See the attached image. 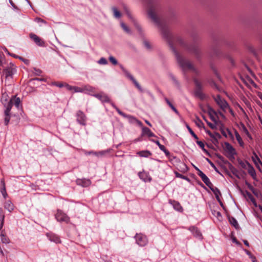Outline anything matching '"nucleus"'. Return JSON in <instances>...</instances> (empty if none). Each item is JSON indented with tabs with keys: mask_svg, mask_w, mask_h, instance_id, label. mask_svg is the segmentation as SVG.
<instances>
[{
	"mask_svg": "<svg viewBox=\"0 0 262 262\" xmlns=\"http://www.w3.org/2000/svg\"><path fill=\"white\" fill-rule=\"evenodd\" d=\"M145 3L147 7V13L149 17L160 29L163 37L167 40L170 48L174 52L177 62L183 71H186L190 70L196 72V69L192 64L179 54L174 48V45L184 47L189 52L194 54L196 57H199L200 54V49L198 46L195 44L188 45L181 37L173 36L169 32L167 27L162 24L157 15L158 9V5L157 2L154 0H146Z\"/></svg>",
	"mask_w": 262,
	"mask_h": 262,
	"instance_id": "nucleus-1",
	"label": "nucleus"
},
{
	"mask_svg": "<svg viewBox=\"0 0 262 262\" xmlns=\"http://www.w3.org/2000/svg\"><path fill=\"white\" fill-rule=\"evenodd\" d=\"M4 69L3 72V76L6 78H12V76L16 72V66L10 62L6 67H4Z\"/></svg>",
	"mask_w": 262,
	"mask_h": 262,
	"instance_id": "nucleus-2",
	"label": "nucleus"
},
{
	"mask_svg": "<svg viewBox=\"0 0 262 262\" xmlns=\"http://www.w3.org/2000/svg\"><path fill=\"white\" fill-rule=\"evenodd\" d=\"M214 100L220 108L224 112L226 111L228 108H229L228 103L220 95H217L214 97Z\"/></svg>",
	"mask_w": 262,
	"mask_h": 262,
	"instance_id": "nucleus-3",
	"label": "nucleus"
},
{
	"mask_svg": "<svg viewBox=\"0 0 262 262\" xmlns=\"http://www.w3.org/2000/svg\"><path fill=\"white\" fill-rule=\"evenodd\" d=\"M55 218L58 222H65L67 224L70 223V219L67 214L60 209L57 210Z\"/></svg>",
	"mask_w": 262,
	"mask_h": 262,
	"instance_id": "nucleus-4",
	"label": "nucleus"
},
{
	"mask_svg": "<svg viewBox=\"0 0 262 262\" xmlns=\"http://www.w3.org/2000/svg\"><path fill=\"white\" fill-rule=\"evenodd\" d=\"M136 243L141 247L146 246L148 243V239L147 237L141 233L138 234L135 236Z\"/></svg>",
	"mask_w": 262,
	"mask_h": 262,
	"instance_id": "nucleus-5",
	"label": "nucleus"
},
{
	"mask_svg": "<svg viewBox=\"0 0 262 262\" xmlns=\"http://www.w3.org/2000/svg\"><path fill=\"white\" fill-rule=\"evenodd\" d=\"M194 82L195 85V95L201 99H203L205 98V95L202 92V84L200 81L197 79H194Z\"/></svg>",
	"mask_w": 262,
	"mask_h": 262,
	"instance_id": "nucleus-6",
	"label": "nucleus"
},
{
	"mask_svg": "<svg viewBox=\"0 0 262 262\" xmlns=\"http://www.w3.org/2000/svg\"><path fill=\"white\" fill-rule=\"evenodd\" d=\"M195 168L198 171V175L201 177L203 182L209 188L212 187L213 184L210 182L209 179L207 177V176L205 173H204L201 170H200L198 167H195Z\"/></svg>",
	"mask_w": 262,
	"mask_h": 262,
	"instance_id": "nucleus-7",
	"label": "nucleus"
},
{
	"mask_svg": "<svg viewBox=\"0 0 262 262\" xmlns=\"http://www.w3.org/2000/svg\"><path fill=\"white\" fill-rule=\"evenodd\" d=\"M30 38L38 46L45 47V42L40 37L36 35V34L31 33L29 35Z\"/></svg>",
	"mask_w": 262,
	"mask_h": 262,
	"instance_id": "nucleus-8",
	"label": "nucleus"
},
{
	"mask_svg": "<svg viewBox=\"0 0 262 262\" xmlns=\"http://www.w3.org/2000/svg\"><path fill=\"white\" fill-rule=\"evenodd\" d=\"M225 150L228 154V157L229 158H233L236 154L235 149L229 143H225Z\"/></svg>",
	"mask_w": 262,
	"mask_h": 262,
	"instance_id": "nucleus-9",
	"label": "nucleus"
},
{
	"mask_svg": "<svg viewBox=\"0 0 262 262\" xmlns=\"http://www.w3.org/2000/svg\"><path fill=\"white\" fill-rule=\"evenodd\" d=\"M111 149H107L99 151H88L86 150L84 151V153L86 155H93L98 157H104L107 153L110 151Z\"/></svg>",
	"mask_w": 262,
	"mask_h": 262,
	"instance_id": "nucleus-10",
	"label": "nucleus"
},
{
	"mask_svg": "<svg viewBox=\"0 0 262 262\" xmlns=\"http://www.w3.org/2000/svg\"><path fill=\"white\" fill-rule=\"evenodd\" d=\"M138 176L144 182H150L152 181V178L149 172H146L144 170L139 172Z\"/></svg>",
	"mask_w": 262,
	"mask_h": 262,
	"instance_id": "nucleus-11",
	"label": "nucleus"
},
{
	"mask_svg": "<svg viewBox=\"0 0 262 262\" xmlns=\"http://www.w3.org/2000/svg\"><path fill=\"white\" fill-rule=\"evenodd\" d=\"M77 121L82 125L86 124V117L83 112L78 111L76 113Z\"/></svg>",
	"mask_w": 262,
	"mask_h": 262,
	"instance_id": "nucleus-12",
	"label": "nucleus"
},
{
	"mask_svg": "<svg viewBox=\"0 0 262 262\" xmlns=\"http://www.w3.org/2000/svg\"><path fill=\"white\" fill-rule=\"evenodd\" d=\"M82 89L83 93L92 96L95 95L94 93L96 92V88L89 84L83 85Z\"/></svg>",
	"mask_w": 262,
	"mask_h": 262,
	"instance_id": "nucleus-13",
	"label": "nucleus"
},
{
	"mask_svg": "<svg viewBox=\"0 0 262 262\" xmlns=\"http://www.w3.org/2000/svg\"><path fill=\"white\" fill-rule=\"evenodd\" d=\"M188 230L191 231L195 237L199 239H201L202 238V233L197 227L192 226L189 227Z\"/></svg>",
	"mask_w": 262,
	"mask_h": 262,
	"instance_id": "nucleus-14",
	"label": "nucleus"
},
{
	"mask_svg": "<svg viewBox=\"0 0 262 262\" xmlns=\"http://www.w3.org/2000/svg\"><path fill=\"white\" fill-rule=\"evenodd\" d=\"M93 96L100 100L102 102H110V98L106 95L104 94L102 92H101L97 94L93 95Z\"/></svg>",
	"mask_w": 262,
	"mask_h": 262,
	"instance_id": "nucleus-15",
	"label": "nucleus"
},
{
	"mask_svg": "<svg viewBox=\"0 0 262 262\" xmlns=\"http://www.w3.org/2000/svg\"><path fill=\"white\" fill-rule=\"evenodd\" d=\"M46 235L51 242H53L56 244L61 243V240L60 239L59 237L54 233L51 232L47 233Z\"/></svg>",
	"mask_w": 262,
	"mask_h": 262,
	"instance_id": "nucleus-16",
	"label": "nucleus"
},
{
	"mask_svg": "<svg viewBox=\"0 0 262 262\" xmlns=\"http://www.w3.org/2000/svg\"><path fill=\"white\" fill-rule=\"evenodd\" d=\"M76 183L78 185L85 187H88L91 184V180L86 179H77Z\"/></svg>",
	"mask_w": 262,
	"mask_h": 262,
	"instance_id": "nucleus-17",
	"label": "nucleus"
},
{
	"mask_svg": "<svg viewBox=\"0 0 262 262\" xmlns=\"http://www.w3.org/2000/svg\"><path fill=\"white\" fill-rule=\"evenodd\" d=\"M247 166L248 173L251 176L253 180H257L256 173L254 167L249 163H247Z\"/></svg>",
	"mask_w": 262,
	"mask_h": 262,
	"instance_id": "nucleus-18",
	"label": "nucleus"
},
{
	"mask_svg": "<svg viewBox=\"0 0 262 262\" xmlns=\"http://www.w3.org/2000/svg\"><path fill=\"white\" fill-rule=\"evenodd\" d=\"M169 203L172 205L173 208L179 212L183 211V208L179 202L175 200H170Z\"/></svg>",
	"mask_w": 262,
	"mask_h": 262,
	"instance_id": "nucleus-19",
	"label": "nucleus"
},
{
	"mask_svg": "<svg viewBox=\"0 0 262 262\" xmlns=\"http://www.w3.org/2000/svg\"><path fill=\"white\" fill-rule=\"evenodd\" d=\"M147 135L148 137H156L151 130L147 127L143 126L142 128V136Z\"/></svg>",
	"mask_w": 262,
	"mask_h": 262,
	"instance_id": "nucleus-20",
	"label": "nucleus"
},
{
	"mask_svg": "<svg viewBox=\"0 0 262 262\" xmlns=\"http://www.w3.org/2000/svg\"><path fill=\"white\" fill-rule=\"evenodd\" d=\"M209 188L213 192L217 201H219L220 196H221V193L220 190L217 187H214L213 185Z\"/></svg>",
	"mask_w": 262,
	"mask_h": 262,
	"instance_id": "nucleus-21",
	"label": "nucleus"
},
{
	"mask_svg": "<svg viewBox=\"0 0 262 262\" xmlns=\"http://www.w3.org/2000/svg\"><path fill=\"white\" fill-rule=\"evenodd\" d=\"M229 222L230 224L233 226L235 229H237L239 228V225L237 220L232 216H229L228 217Z\"/></svg>",
	"mask_w": 262,
	"mask_h": 262,
	"instance_id": "nucleus-22",
	"label": "nucleus"
},
{
	"mask_svg": "<svg viewBox=\"0 0 262 262\" xmlns=\"http://www.w3.org/2000/svg\"><path fill=\"white\" fill-rule=\"evenodd\" d=\"M252 159L256 166L258 167L259 164H260L262 165V163H261L260 160L259 159L258 156L254 151L253 152V156L252 157Z\"/></svg>",
	"mask_w": 262,
	"mask_h": 262,
	"instance_id": "nucleus-23",
	"label": "nucleus"
},
{
	"mask_svg": "<svg viewBox=\"0 0 262 262\" xmlns=\"http://www.w3.org/2000/svg\"><path fill=\"white\" fill-rule=\"evenodd\" d=\"M137 154L141 157L148 158L151 153L149 150H142L137 152Z\"/></svg>",
	"mask_w": 262,
	"mask_h": 262,
	"instance_id": "nucleus-24",
	"label": "nucleus"
},
{
	"mask_svg": "<svg viewBox=\"0 0 262 262\" xmlns=\"http://www.w3.org/2000/svg\"><path fill=\"white\" fill-rule=\"evenodd\" d=\"M1 185H2V187L1 188V192L3 196H4V198L5 199V198H6V197L7 196V193L6 192L5 183V181L4 180H1Z\"/></svg>",
	"mask_w": 262,
	"mask_h": 262,
	"instance_id": "nucleus-25",
	"label": "nucleus"
},
{
	"mask_svg": "<svg viewBox=\"0 0 262 262\" xmlns=\"http://www.w3.org/2000/svg\"><path fill=\"white\" fill-rule=\"evenodd\" d=\"M4 208L9 212H11L14 209V206L10 201H7L4 204Z\"/></svg>",
	"mask_w": 262,
	"mask_h": 262,
	"instance_id": "nucleus-26",
	"label": "nucleus"
},
{
	"mask_svg": "<svg viewBox=\"0 0 262 262\" xmlns=\"http://www.w3.org/2000/svg\"><path fill=\"white\" fill-rule=\"evenodd\" d=\"M1 242L4 244H9L10 240L9 238L6 236L5 232L2 230L1 234Z\"/></svg>",
	"mask_w": 262,
	"mask_h": 262,
	"instance_id": "nucleus-27",
	"label": "nucleus"
},
{
	"mask_svg": "<svg viewBox=\"0 0 262 262\" xmlns=\"http://www.w3.org/2000/svg\"><path fill=\"white\" fill-rule=\"evenodd\" d=\"M5 107L4 113H10L11 110L13 106V100H10L7 104L4 103Z\"/></svg>",
	"mask_w": 262,
	"mask_h": 262,
	"instance_id": "nucleus-28",
	"label": "nucleus"
},
{
	"mask_svg": "<svg viewBox=\"0 0 262 262\" xmlns=\"http://www.w3.org/2000/svg\"><path fill=\"white\" fill-rule=\"evenodd\" d=\"M209 114L211 120L213 121L215 124H217V119L213 115H216L217 113L212 108H210L209 110Z\"/></svg>",
	"mask_w": 262,
	"mask_h": 262,
	"instance_id": "nucleus-29",
	"label": "nucleus"
},
{
	"mask_svg": "<svg viewBox=\"0 0 262 262\" xmlns=\"http://www.w3.org/2000/svg\"><path fill=\"white\" fill-rule=\"evenodd\" d=\"M235 136L236 137V139L239 144L240 146L244 147V143L240 136V135L238 134L237 130H235Z\"/></svg>",
	"mask_w": 262,
	"mask_h": 262,
	"instance_id": "nucleus-30",
	"label": "nucleus"
},
{
	"mask_svg": "<svg viewBox=\"0 0 262 262\" xmlns=\"http://www.w3.org/2000/svg\"><path fill=\"white\" fill-rule=\"evenodd\" d=\"M10 100H13V105L14 104L17 108H19L20 104V99L19 98L14 96Z\"/></svg>",
	"mask_w": 262,
	"mask_h": 262,
	"instance_id": "nucleus-31",
	"label": "nucleus"
},
{
	"mask_svg": "<svg viewBox=\"0 0 262 262\" xmlns=\"http://www.w3.org/2000/svg\"><path fill=\"white\" fill-rule=\"evenodd\" d=\"M129 78L133 81L135 85L136 86V88L140 91V92H142L143 90L139 84V83L137 81V80L134 78V77L132 75H129Z\"/></svg>",
	"mask_w": 262,
	"mask_h": 262,
	"instance_id": "nucleus-32",
	"label": "nucleus"
},
{
	"mask_svg": "<svg viewBox=\"0 0 262 262\" xmlns=\"http://www.w3.org/2000/svg\"><path fill=\"white\" fill-rule=\"evenodd\" d=\"M165 101L166 103L168 105V106L171 108V110L177 115L179 114L178 111L176 109V108L173 106V105L170 102L169 99L167 98H165Z\"/></svg>",
	"mask_w": 262,
	"mask_h": 262,
	"instance_id": "nucleus-33",
	"label": "nucleus"
},
{
	"mask_svg": "<svg viewBox=\"0 0 262 262\" xmlns=\"http://www.w3.org/2000/svg\"><path fill=\"white\" fill-rule=\"evenodd\" d=\"M114 13V16L116 18H119L121 16V14L120 11L115 7H113L112 8Z\"/></svg>",
	"mask_w": 262,
	"mask_h": 262,
	"instance_id": "nucleus-34",
	"label": "nucleus"
},
{
	"mask_svg": "<svg viewBox=\"0 0 262 262\" xmlns=\"http://www.w3.org/2000/svg\"><path fill=\"white\" fill-rule=\"evenodd\" d=\"M122 7H123V9L124 10V11L125 12V13H126L127 15L128 16V17L132 20H134V19H133V17H132L130 12H129V10L127 7V6L125 5V4H122Z\"/></svg>",
	"mask_w": 262,
	"mask_h": 262,
	"instance_id": "nucleus-35",
	"label": "nucleus"
},
{
	"mask_svg": "<svg viewBox=\"0 0 262 262\" xmlns=\"http://www.w3.org/2000/svg\"><path fill=\"white\" fill-rule=\"evenodd\" d=\"M246 194L249 198V199L251 201V202L253 203V204L255 206H257V204L255 199L253 197V196L249 192L247 191Z\"/></svg>",
	"mask_w": 262,
	"mask_h": 262,
	"instance_id": "nucleus-36",
	"label": "nucleus"
},
{
	"mask_svg": "<svg viewBox=\"0 0 262 262\" xmlns=\"http://www.w3.org/2000/svg\"><path fill=\"white\" fill-rule=\"evenodd\" d=\"M4 115H5V118H4L5 124L6 125H8L9 123L10 118H11L10 113H4Z\"/></svg>",
	"mask_w": 262,
	"mask_h": 262,
	"instance_id": "nucleus-37",
	"label": "nucleus"
},
{
	"mask_svg": "<svg viewBox=\"0 0 262 262\" xmlns=\"http://www.w3.org/2000/svg\"><path fill=\"white\" fill-rule=\"evenodd\" d=\"M241 125H242V130L243 131V132L245 133V134L247 136V137L248 138H249L250 139H252V137H251V135L250 134L249 131L248 130L247 128L245 126V125L243 123H242Z\"/></svg>",
	"mask_w": 262,
	"mask_h": 262,
	"instance_id": "nucleus-38",
	"label": "nucleus"
},
{
	"mask_svg": "<svg viewBox=\"0 0 262 262\" xmlns=\"http://www.w3.org/2000/svg\"><path fill=\"white\" fill-rule=\"evenodd\" d=\"M186 127L188 129L189 133L191 135V136L195 139L198 140V137L196 136V135L194 133V132L192 130V129L190 128V127L188 125L186 124Z\"/></svg>",
	"mask_w": 262,
	"mask_h": 262,
	"instance_id": "nucleus-39",
	"label": "nucleus"
},
{
	"mask_svg": "<svg viewBox=\"0 0 262 262\" xmlns=\"http://www.w3.org/2000/svg\"><path fill=\"white\" fill-rule=\"evenodd\" d=\"M150 141L155 143H156L159 147L160 150H162L163 149H165V147L163 145L160 144V142L158 140H155L154 139H151Z\"/></svg>",
	"mask_w": 262,
	"mask_h": 262,
	"instance_id": "nucleus-40",
	"label": "nucleus"
},
{
	"mask_svg": "<svg viewBox=\"0 0 262 262\" xmlns=\"http://www.w3.org/2000/svg\"><path fill=\"white\" fill-rule=\"evenodd\" d=\"M175 174H176V177L181 178V179L186 180L187 181H189V179L187 177L185 176L178 172H176Z\"/></svg>",
	"mask_w": 262,
	"mask_h": 262,
	"instance_id": "nucleus-41",
	"label": "nucleus"
},
{
	"mask_svg": "<svg viewBox=\"0 0 262 262\" xmlns=\"http://www.w3.org/2000/svg\"><path fill=\"white\" fill-rule=\"evenodd\" d=\"M170 77L171 79V80L173 81L174 84L178 88L180 87V83L178 82V81L177 80L176 77L173 75L172 74H170Z\"/></svg>",
	"mask_w": 262,
	"mask_h": 262,
	"instance_id": "nucleus-42",
	"label": "nucleus"
},
{
	"mask_svg": "<svg viewBox=\"0 0 262 262\" xmlns=\"http://www.w3.org/2000/svg\"><path fill=\"white\" fill-rule=\"evenodd\" d=\"M120 25L122 28L124 30V31L128 33H129L130 32L129 29L123 22L121 21Z\"/></svg>",
	"mask_w": 262,
	"mask_h": 262,
	"instance_id": "nucleus-43",
	"label": "nucleus"
},
{
	"mask_svg": "<svg viewBox=\"0 0 262 262\" xmlns=\"http://www.w3.org/2000/svg\"><path fill=\"white\" fill-rule=\"evenodd\" d=\"M73 90L75 93H83V89L82 86V87H78L73 86Z\"/></svg>",
	"mask_w": 262,
	"mask_h": 262,
	"instance_id": "nucleus-44",
	"label": "nucleus"
},
{
	"mask_svg": "<svg viewBox=\"0 0 262 262\" xmlns=\"http://www.w3.org/2000/svg\"><path fill=\"white\" fill-rule=\"evenodd\" d=\"M205 121L206 122L208 125L211 128V129H215L216 128V124L215 123H212L209 121H208L205 118H204Z\"/></svg>",
	"mask_w": 262,
	"mask_h": 262,
	"instance_id": "nucleus-45",
	"label": "nucleus"
},
{
	"mask_svg": "<svg viewBox=\"0 0 262 262\" xmlns=\"http://www.w3.org/2000/svg\"><path fill=\"white\" fill-rule=\"evenodd\" d=\"M51 85H55L59 88H62L64 86V83L58 82H52L51 84Z\"/></svg>",
	"mask_w": 262,
	"mask_h": 262,
	"instance_id": "nucleus-46",
	"label": "nucleus"
},
{
	"mask_svg": "<svg viewBox=\"0 0 262 262\" xmlns=\"http://www.w3.org/2000/svg\"><path fill=\"white\" fill-rule=\"evenodd\" d=\"M98 63L100 64L105 65L107 63V61L105 58L102 57L99 60Z\"/></svg>",
	"mask_w": 262,
	"mask_h": 262,
	"instance_id": "nucleus-47",
	"label": "nucleus"
},
{
	"mask_svg": "<svg viewBox=\"0 0 262 262\" xmlns=\"http://www.w3.org/2000/svg\"><path fill=\"white\" fill-rule=\"evenodd\" d=\"M120 68L121 69V70H122V71L125 73V74L126 75V76L129 78V75H132L122 65L120 64Z\"/></svg>",
	"mask_w": 262,
	"mask_h": 262,
	"instance_id": "nucleus-48",
	"label": "nucleus"
},
{
	"mask_svg": "<svg viewBox=\"0 0 262 262\" xmlns=\"http://www.w3.org/2000/svg\"><path fill=\"white\" fill-rule=\"evenodd\" d=\"M109 60L114 65H116L118 63L117 60L114 58L113 56H110Z\"/></svg>",
	"mask_w": 262,
	"mask_h": 262,
	"instance_id": "nucleus-49",
	"label": "nucleus"
},
{
	"mask_svg": "<svg viewBox=\"0 0 262 262\" xmlns=\"http://www.w3.org/2000/svg\"><path fill=\"white\" fill-rule=\"evenodd\" d=\"M247 163H248V162H247L246 163H245L243 161H240L239 162V164L241 165V166L244 168V169H247L248 168V166H247Z\"/></svg>",
	"mask_w": 262,
	"mask_h": 262,
	"instance_id": "nucleus-50",
	"label": "nucleus"
},
{
	"mask_svg": "<svg viewBox=\"0 0 262 262\" xmlns=\"http://www.w3.org/2000/svg\"><path fill=\"white\" fill-rule=\"evenodd\" d=\"M33 70H34V72L35 74L36 75H38V76L40 75L42 73V71L41 70H40L39 69H37L36 68H34L33 69Z\"/></svg>",
	"mask_w": 262,
	"mask_h": 262,
	"instance_id": "nucleus-51",
	"label": "nucleus"
},
{
	"mask_svg": "<svg viewBox=\"0 0 262 262\" xmlns=\"http://www.w3.org/2000/svg\"><path fill=\"white\" fill-rule=\"evenodd\" d=\"M231 171H232V173L236 177H237V178L239 179V176L238 174V170L236 168L233 167V168L231 169Z\"/></svg>",
	"mask_w": 262,
	"mask_h": 262,
	"instance_id": "nucleus-52",
	"label": "nucleus"
},
{
	"mask_svg": "<svg viewBox=\"0 0 262 262\" xmlns=\"http://www.w3.org/2000/svg\"><path fill=\"white\" fill-rule=\"evenodd\" d=\"M8 95L6 94H3L2 95V98H1V101L4 104V101H7V97H8Z\"/></svg>",
	"mask_w": 262,
	"mask_h": 262,
	"instance_id": "nucleus-53",
	"label": "nucleus"
},
{
	"mask_svg": "<svg viewBox=\"0 0 262 262\" xmlns=\"http://www.w3.org/2000/svg\"><path fill=\"white\" fill-rule=\"evenodd\" d=\"M116 110L118 112V113L122 117L124 118L127 117V115L123 113L122 111H121L118 107L116 108Z\"/></svg>",
	"mask_w": 262,
	"mask_h": 262,
	"instance_id": "nucleus-54",
	"label": "nucleus"
},
{
	"mask_svg": "<svg viewBox=\"0 0 262 262\" xmlns=\"http://www.w3.org/2000/svg\"><path fill=\"white\" fill-rule=\"evenodd\" d=\"M73 86L70 85H69V84H68L67 83H64V86L63 87L66 88V89L68 90H69V91H72L73 89Z\"/></svg>",
	"mask_w": 262,
	"mask_h": 262,
	"instance_id": "nucleus-55",
	"label": "nucleus"
},
{
	"mask_svg": "<svg viewBox=\"0 0 262 262\" xmlns=\"http://www.w3.org/2000/svg\"><path fill=\"white\" fill-rule=\"evenodd\" d=\"M197 144L200 147V148L202 149L205 148V145L204 143L201 141H196Z\"/></svg>",
	"mask_w": 262,
	"mask_h": 262,
	"instance_id": "nucleus-56",
	"label": "nucleus"
},
{
	"mask_svg": "<svg viewBox=\"0 0 262 262\" xmlns=\"http://www.w3.org/2000/svg\"><path fill=\"white\" fill-rule=\"evenodd\" d=\"M19 59L23 61L26 64L28 65L29 64V60L27 59L24 58L22 57H19Z\"/></svg>",
	"mask_w": 262,
	"mask_h": 262,
	"instance_id": "nucleus-57",
	"label": "nucleus"
},
{
	"mask_svg": "<svg viewBox=\"0 0 262 262\" xmlns=\"http://www.w3.org/2000/svg\"><path fill=\"white\" fill-rule=\"evenodd\" d=\"M0 220H5V215L2 208H0Z\"/></svg>",
	"mask_w": 262,
	"mask_h": 262,
	"instance_id": "nucleus-58",
	"label": "nucleus"
},
{
	"mask_svg": "<svg viewBox=\"0 0 262 262\" xmlns=\"http://www.w3.org/2000/svg\"><path fill=\"white\" fill-rule=\"evenodd\" d=\"M126 118H127L129 119V120L130 122L136 123L134 121V119H132V118H136L135 117H134L133 116L127 115Z\"/></svg>",
	"mask_w": 262,
	"mask_h": 262,
	"instance_id": "nucleus-59",
	"label": "nucleus"
},
{
	"mask_svg": "<svg viewBox=\"0 0 262 262\" xmlns=\"http://www.w3.org/2000/svg\"><path fill=\"white\" fill-rule=\"evenodd\" d=\"M133 119H134V121L136 123H137L139 125L142 126V123L141 122V121H139V120H138L136 118H133Z\"/></svg>",
	"mask_w": 262,
	"mask_h": 262,
	"instance_id": "nucleus-60",
	"label": "nucleus"
},
{
	"mask_svg": "<svg viewBox=\"0 0 262 262\" xmlns=\"http://www.w3.org/2000/svg\"><path fill=\"white\" fill-rule=\"evenodd\" d=\"M144 46H145V47L147 48V49H150V43L147 41H145L144 42Z\"/></svg>",
	"mask_w": 262,
	"mask_h": 262,
	"instance_id": "nucleus-61",
	"label": "nucleus"
},
{
	"mask_svg": "<svg viewBox=\"0 0 262 262\" xmlns=\"http://www.w3.org/2000/svg\"><path fill=\"white\" fill-rule=\"evenodd\" d=\"M162 151H163L165 153L166 156H168L169 155H170V152L167 149H166V148H165V149H163Z\"/></svg>",
	"mask_w": 262,
	"mask_h": 262,
	"instance_id": "nucleus-62",
	"label": "nucleus"
},
{
	"mask_svg": "<svg viewBox=\"0 0 262 262\" xmlns=\"http://www.w3.org/2000/svg\"><path fill=\"white\" fill-rule=\"evenodd\" d=\"M4 224V220H0V230H2Z\"/></svg>",
	"mask_w": 262,
	"mask_h": 262,
	"instance_id": "nucleus-63",
	"label": "nucleus"
},
{
	"mask_svg": "<svg viewBox=\"0 0 262 262\" xmlns=\"http://www.w3.org/2000/svg\"><path fill=\"white\" fill-rule=\"evenodd\" d=\"M10 4L15 9L17 8V7L15 6L14 3L13 2L12 0H9Z\"/></svg>",
	"mask_w": 262,
	"mask_h": 262,
	"instance_id": "nucleus-64",
	"label": "nucleus"
}]
</instances>
